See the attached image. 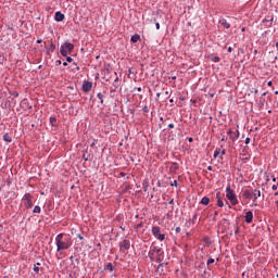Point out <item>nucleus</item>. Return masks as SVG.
I'll use <instances>...</instances> for the list:
<instances>
[{
  "instance_id": "nucleus-10",
  "label": "nucleus",
  "mask_w": 278,
  "mask_h": 278,
  "mask_svg": "<svg viewBox=\"0 0 278 278\" xmlns=\"http://www.w3.org/2000/svg\"><path fill=\"white\" fill-rule=\"evenodd\" d=\"M260 197H262V191L260 189H254L252 191V201L255 202Z\"/></svg>"
},
{
  "instance_id": "nucleus-55",
  "label": "nucleus",
  "mask_w": 278,
  "mask_h": 278,
  "mask_svg": "<svg viewBox=\"0 0 278 278\" xmlns=\"http://www.w3.org/2000/svg\"><path fill=\"white\" fill-rule=\"evenodd\" d=\"M263 97H266V92L263 93Z\"/></svg>"
},
{
  "instance_id": "nucleus-46",
  "label": "nucleus",
  "mask_w": 278,
  "mask_h": 278,
  "mask_svg": "<svg viewBox=\"0 0 278 278\" xmlns=\"http://www.w3.org/2000/svg\"><path fill=\"white\" fill-rule=\"evenodd\" d=\"M63 66H68V63H67V62H64V63H63Z\"/></svg>"
},
{
  "instance_id": "nucleus-16",
  "label": "nucleus",
  "mask_w": 278,
  "mask_h": 278,
  "mask_svg": "<svg viewBox=\"0 0 278 278\" xmlns=\"http://www.w3.org/2000/svg\"><path fill=\"white\" fill-rule=\"evenodd\" d=\"M55 51V45L53 42L50 43V46L46 49L47 55H51Z\"/></svg>"
},
{
  "instance_id": "nucleus-23",
  "label": "nucleus",
  "mask_w": 278,
  "mask_h": 278,
  "mask_svg": "<svg viewBox=\"0 0 278 278\" xmlns=\"http://www.w3.org/2000/svg\"><path fill=\"white\" fill-rule=\"evenodd\" d=\"M97 97H98V99H100L101 105H103V93L99 92V93L97 94Z\"/></svg>"
},
{
  "instance_id": "nucleus-18",
  "label": "nucleus",
  "mask_w": 278,
  "mask_h": 278,
  "mask_svg": "<svg viewBox=\"0 0 278 278\" xmlns=\"http://www.w3.org/2000/svg\"><path fill=\"white\" fill-rule=\"evenodd\" d=\"M273 21H274L273 17H270V18L265 17V18L263 20V23H267V24H266V27H273Z\"/></svg>"
},
{
  "instance_id": "nucleus-59",
  "label": "nucleus",
  "mask_w": 278,
  "mask_h": 278,
  "mask_svg": "<svg viewBox=\"0 0 278 278\" xmlns=\"http://www.w3.org/2000/svg\"><path fill=\"white\" fill-rule=\"evenodd\" d=\"M156 97H160V93H156Z\"/></svg>"
},
{
  "instance_id": "nucleus-28",
  "label": "nucleus",
  "mask_w": 278,
  "mask_h": 278,
  "mask_svg": "<svg viewBox=\"0 0 278 278\" xmlns=\"http://www.w3.org/2000/svg\"><path fill=\"white\" fill-rule=\"evenodd\" d=\"M34 271L38 275V273H40V267L35 266V267H34Z\"/></svg>"
},
{
  "instance_id": "nucleus-53",
  "label": "nucleus",
  "mask_w": 278,
  "mask_h": 278,
  "mask_svg": "<svg viewBox=\"0 0 278 278\" xmlns=\"http://www.w3.org/2000/svg\"><path fill=\"white\" fill-rule=\"evenodd\" d=\"M222 155H225V150L222 151Z\"/></svg>"
},
{
  "instance_id": "nucleus-62",
  "label": "nucleus",
  "mask_w": 278,
  "mask_h": 278,
  "mask_svg": "<svg viewBox=\"0 0 278 278\" xmlns=\"http://www.w3.org/2000/svg\"><path fill=\"white\" fill-rule=\"evenodd\" d=\"M167 216H170V213H167Z\"/></svg>"
},
{
  "instance_id": "nucleus-44",
  "label": "nucleus",
  "mask_w": 278,
  "mask_h": 278,
  "mask_svg": "<svg viewBox=\"0 0 278 278\" xmlns=\"http://www.w3.org/2000/svg\"><path fill=\"white\" fill-rule=\"evenodd\" d=\"M207 170H213V167L211 165L207 166Z\"/></svg>"
},
{
  "instance_id": "nucleus-1",
  "label": "nucleus",
  "mask_w": 278,
  "mask_h": 278,
  "mask_svg": "<svg viewBox=\"0 0 278 278\" xmlns=\"http://www.w3.org/2000/svg\"><path fill=\"white\" fill-rule=\"evenodd\" d=\"M55 244H56V251H67V249H71L73 247V240L68 237H64V233H59L55 237Z\"/></svg>"
},
{
  "instance_id": "nucleus-39",
  "label": "nucleus",
  "mask_w": 278,
  "mask_h": 278,
  "mask_svg": "<svg viewBox=\"0 0 278 278\" xmlns=\"http://www.w3.org/2000/svg\"><path fill=\"white\" fill-rule=\"evenodd\" d=\"M137 92H142V87H138Z\"/></svg>"
},
{
  "instance_id": "nucleus-22",
  "label": "nucleus",
  "mask_w": 278,
  "mask_h": 278,
  "mask_svg": "<svg viewBox=\"0 0 278 278\" xmlns=\"http://www.w3.org/2000/svg\"><path fill=\"white\" fill-rule=\"evenodd\" d=\"M33 212H34V214H40V212H41L40 206L36 205V206L34 207Z\"/></svg>"
},
{
  "instance_id": "nucleus-8",
  "label": "nucleus",
  "mask_w": 278,
  "mask_h": 278,
  "mask_svg": "<svg viewBox=\"0 0 278 278\" xmlns=\"http://www.w3.org/2000/svg\"><path fill=\"white\" fill-rule=\"evenodd\" d=\"M228 135L230 137V140H232V142H236V140H238V138H240V131L239 130L233 131V130L229 129Z\"/></svg>"
},
{
  "instance_id": "nucleus-52",
  "label": "nucleus",
  "mask_w": 278,
  "mask_h": 278,
  "mask_svg": "<svg viewBox=\"0 0 278 278\" xmlns=\"http://www.w3.org/2000/svg\"><path fill=\"white\" fill-rule=\"evenodd\" d=\"M215 216H218V211H215Z\"/></svg>"
},
{
  "instance_id": "nucleus-21",
  "label": "nucleus",
  "mask_w": 278,
  "mask_h": 278,
  "mask_svg": "<svg viewBox=\"0 0 278 278\" xmlns=\"http://www.w3.org/2000/svg\"><path fill=\"white\" fill-rule=\"evenodd\" d=\"M3 140H4V142H12V137L10 136V134H4Z\"/></svg>"
},
{
  "instance_id": "nucleus-36",
  "label": "nucleus",
  "mask_w": 278,
  "mask_h": 278,
  "mask_svg": "<svg viewBox=\"0 0 278 278\" xmlns=\"http://www.w3.org/2000/svg\"><path fill=\"white\" fill-rule=\"evenodd\" d=\"M55 117H50V123H55Z\"/></svg>"
},
{
  "instance_id": "nucleus-25",
  "label": "nucleus",
  "mask_w": 278,
  "mask_h": 278,
  "mask_svg": "<svg viewBox=\"0 0 278 278\" xmlns=\"http://www.w3.org/2000/svg\"><path fill=\"white\" fill-rule=\"evenodd\" d=\"M168 204L172 205V210H175V206H173L175 205V199L169 200Z\"/></svg>"
},
{
  "instance_id": "nucleus-57",
  "label": "nucleus",
  "mask_w": 278,
  "mask_h": 278,
  "mask_svg": "<svg viewBox=\"0 0 278 278\" xmlns=\"http://www.w3.org/2000/svg\"><path fill=\"white\" fill-rule=\"evenodd\" d=\"M39 68H42V65H39Z\"/></svg>"
},
{
  "instance_id": "nucleus-5",
  "label": "nucleus",
  "mask_w": 278,
  "mask_h": 278,
  "mask_svg": "<svg viewBox=\"0 0 278 278\" xmlns=\"http://www.w3.org/2000/svg\"><path fill=\"white\" fill-rule=\"evenodd\" d=\"M151 233L159 240V242H164V240H166V235L162 233V228H160V226H152Z\"/></svg>"
},
{
  "instance_id": "nucleus-40",
  "label": "nucleus",
  "mask_w": 278,
  "mask_h": 278,
  "mask_svg": "<svg viewBox=\"0 0 278 278\" xmlns=\"http://www.w3.org/2000/svg\"><path fill=\"white\" fill-rule=\"evenodd\" d=\"M77 238H78L79 240H84V237H83L81 235H77Z\"/></svg>"
},
{
  "instance_id": "nucleus-30",
  "label": "nucleus",
  "mask_w": 278,
  "mask_h": 278,
  "mask_svg": "<svg viewBox=\"0 0 278 278\" xmlns=\"http://www.w3.org/2000/svg\"><path fill=\"white\" fill-rule=\"evenodd\" d=\"M170 186L177 188V180H174V181L170 184Z\"/></svg>"
},
{
  "instance_id": "nucleus-26",
  "label": "nucleus",
  "mask_w": 278,
  "mask_h": 278,
  "mask_svg": "<svg viewBox=\"0 0 278 278\" xmlns=\"http://www.w3.org/2000/svg\"><path fill=\"white\" fill-rule=\"evenodd\" d=\"M212 62L218 63V62H220V59H219L218 56H214V58L212 59Z\"/></svg>"
},
{
  "instance_id": "nucleus-64",
  "label": "nucleus",
  "mask_w": 278,
  "mask_h": 278,
  "mask_svg": "<svg viewBox=\"0 0 278 278\" xmlns=\"http://www.w3.org/2000/svg\"><path fill=\"white\" fill-rule=\"evenodd\" d=\"M165 94H168V91H166Z\"/></svg>"
},
{
  "instance_id": "nucleus-11",
  "label": "nucleus",
  "mask_w": 278,
  "mask_h": 278,
  "mask_svg": "<svg viewBox=\"0 0 278 278\" xmlns=\"http://www.w3.org/2000/svg\"><path fill=\"white\" fill-rule=\"evenodd\" d=\"M83 90H84V92H90L92 90V83L85 81L83 84Z\"/></svg>"
},
{
  "instance_id": "nucleus-4",
  "label": "nucleus",
  "mask_w": 278,
  "mask_h": 278,
  "mask_svg": "<svg viewBox=\"0 0 278 278\" xmlns=\"http://www.w3.org/2000/svg\"><path fill=\"white\" fill-rule=\"evenodd\" d=\"M226 199H228L231 205H238V197H236V192L229 185L226 188Z\"/></svg>"
},
{
  "instance_id": "nucleus-9",
  "label": "nucleus",
  "mask_w": 278,
  "mask_h": 278,
  "mask_svg": "<svg viewBox=\"0 0 278 278\" xmlns=\"http://www.w3.org/2000/svg\"><path fill=\"white\" fill-rule=\"evenodd\" d=\"M64 18H65V15L62 12L60 11L55 12L54 21H56V23H62Z\"/></svg>"
},
{
  "instance_id": "nucleus-38",
  "label": "nucleus",
  "mask_w": 278,
  "mask_h": 278,
  "mask_svg": "<svg viewBox=\"0 0 278 278\" xmlns=\"http://www.w3.org/2000/svg\"><path fill=\"white\" fill-rule=\"evenodd\" d=\"M267 86H268V87L273 86V80H269V81L267 83Z\"/></svg>"
},
{
  "instance_id": "nucleus-58",
  "label": "nucleus",
  "mask_w": 278,
  "mask_h": 278,
  "mask_svg": "<svg viewBox=\"0 0 278 278\" xmlns=\"http://www.w3.org/2000/svg\"><path fill=\"white\" fill-rule=\"evenodd\" d=\"M255 94H257V89L255 90Z\"/></svg>"
},
{
  "instance_id": "nucleus-41",
  "label": "nucleus",
  "mask_w": 278,
  "mask_h": 278,
  "mask_svg": "<svg viewBox=\"0 0 278 278\" xmlns=\"http://www.w3.org/2000/svg\"><path fill=\"white\" fill-rule=\"evenodd\" d=\"M231 51H233V49L231 47H228V53H231Z\"/></svg>"
},
{
  "instance_id": "nucleus-6",
  "label": "nucleus",
  "mask_w": 278,
  "mask_h": 278,
  "mask_svg": "<svg viewBox=\"0 0 278 278\" xmlns=\"http://www.w3.org/2000/svg\"><path fill=\"white\" fill-rule=\"evenodd\" d=\"M34 199L30 193H25L22 201L27 210H30V207H34V203L31 202Z\"/></svg>"
},
{
  "instance_id": "nucleus-32",
  "label": "nucleus",
  "mask_w": 278,
  "mask_h": 278,
  "mask_svg": "<svg viewBox=\"0 0 278 278\" xmlns=\"http://www.w3.org/2000/svg\"><path fill=\"white\" fill-rule=\"evenodd\" d=\"M176 233H181V227L176 228Z\"/></svg>"
},
{
  "instance_id": "nucleus-3",
  "label": "nucleus",
  "mask_w": 278,
  "mask_h": 278,
  "mask_svg": "<svg viewBox=\"0 0 278 278\" xmlns=\"http://www.w3.org/2000/svg\"><path fill=\"white\" fill-rule=\"evenodd\" d=\"M73 49H75V45L71 42H65L61 45L60 53L61 55H63V58H66V55H71V53H73Z\"/></svg>"
},
{
  "instance_id": "nucleus-43",
  "label": "nucleus",
  "mask_w": 278,
  "mask_h": 278,
  "mask_svg": "<svg viewBox=\"0 0 278 278\" xmlns=\"http://www.w3.org/2000/svg\"><path fill=\"white\" fill-rule=\"evenodd\" d=\"M42 42V39L37 40V45H40Z\"/></svg>"
},
{
  "instance_id": "nucleus-2",
  "label": "nucleus",
  "mask_w": 278,
  "mask_h": 278,
  "mask_svg": "<svg viewBox=\"0 0 278 278\" xmlns=\"http://www.w3.org/2000/svg\"><path fill=\"white\" fill-rule=\"evenodd\" d=\"M152 252L154 254H157V256H156V262H159L157 271L160 273V268H162V266H166L168 264V263H162V262H164V250H162V248H160V247H154V248H152Z\"/></svg>"
},
{
  "instance_id": "nucleus-47",
  "label": "nucleus",
  "mask_w": 278,
  "mask_h": 278,
  "mask_svg": "<svg viewBox=\"0 0 278 278\" xmlns=\"http://www.w3.org/2000/svg\"><path fill=\"white\" fill-rule=\"evenodd\" d=\"M119 229H122V231H125V227L121 226Z\"/></svg>"
},
{
  "instance_id": "nucleus-19",
  "label": "nucleus",
  "mask_w": 278,
  "mask_h": 278,
  "mask_svg": "<svg viewBox=\"0 0 278 278\" xmlns=\"http://www.w3.org/2000/svg\"><path fill=\"white\" fill-rule=\"evenodd\" d=\"M202 205H210V198L203 197L200 201Z\"/></svg>"
},
{
  "instance_id": "nucleus-35",
  "label": "nucleus",
  "mask_w": 278,
  "mask_h": 278,
  "mask_svg": "<svg viewBox=\"0 0 278 278\" xmlns=\"http://www.w3.org/2000/svg\"><path fill=\"white\" fill-rule=\"evenodd\" d=\"M251 142V138H245V144H249Z\"/></svg>"
},
{
  "instance_id": "nucleus-61",
  "label": "nucleus",
  "mask_w": 278,
  "mask_h": 278,
  "mask_svg": "<svg viewBox=\"0 0 278 278\" xmlns=\"http://www.w3.org/2000/svg\"><path fill=\"white\" fill-rule=\"evenodd\" d=\"M275 195L277 197V195H278V192H276Z\"/></svg>"
},
{
  "instance_id": "nucleus-60",
  "label": "nucleus",
  "mask_w": 278,
  "mask_h": 278,
  "mask_svg": "<svg viewBox=\"0 0 278 278\" xmlns=\"http://www.w3.org/2000/svg\"><path fill=\"white\" fill-rule=\"evenodd\" d=\"M85 162H88V159H85Z\"/></svg>"
},
{
  "instance_id": "nucleus-24",
  "label": "nucleus",
  "mask_w": 278,
  "mask_h": 278,
  "mask_svg": "<svg viewBox=\"0 0 278 278\" xmlns=\"http://www.w3.org/2000/svg\"><path fill=\"white\" fill-rule=\"evenodd\" d=\"M220 155V150H215L213 153V157H218Z\"/></svg>"
},
{
  "instance_id": "nucleus-7",
  "label": "nucleus",
  "mask_w": 278,
  "mask_h": 278,
  "mask_svg": "<svg viewBox=\"0 0 278 278\" xmlns=\"http://www.w3.org/2000/svg\"><path fill=\"white\" fill-rule=\"evenodd\" d=\"M129 249H131V242L129 240L125 239L119 243V251L122 253H125V251H129Z\"/></svg>"
},
{
  "instance_id": "nucleus-54",
  "label": "nucleus",
  "mask_w": 278,
  "mask_h": 278,
  "mask_svg": "<svg viewBox=\"0 0 278 278\" xmlns=\"http://www.w3.org/2000/svg\"><path fill=\"white\" fill-rule=\"evenodd\" d=\"M58 63H59V64H62V61L59 60Z\"/></svg>"
},
{
  "instance_id": "nucleus-42",
  "label": "nucleus",
  "mask_w": 278,
  "mask_h": 278,
  "mask_svg": "<svg viewBox=\"0 0 278 278\" xmlns=\"http://www.w3.org/2000/svg\"><path fill=\"white\" fill-rule=\"evenodd\" d=\"M156 29H160V23H155Z\"/></svg>"
},
{
  "instance_id": "nucleus-37",
  "label": "nucleus",
  "mask_w": 278,
  "mask_h": 278,
  "mask_svg": "<svg viewBox=\"0 0 278 278\" xmlns=\"http://www.w3.org/2000/svg\"><path fill=\"white\" fill-rule=\"evenodd\" d=\"M143 112H149V108L147 105L143 108Z\"/></svg>"
},
{
  "instance_id": "nucleus-49",
  "label": "nucleus",
  "mask_w": 278,
  "mask_h": 278,
  "mask_svg": "<svg viewBox=\"0 0 278 278\" xmlns=\"http://www.w3.org/2000/svg\"><path fill=\"white\" fill-rule=\"evenodd\" d=\"M174 101H175L174 99H170V100H169V103H174Z\"/></svg>"
},
{
  "instance_id": "nucleus-31",
  "label": "nucleus",
  "mask_w": 278,
  "mask_h": 278,
  "mask_svg": "<svg viewBox=\"0 0 278 278\" xmlns=\"http://www.w3.org/2000/svg\"><path fill=\"white\" fill-rule=\"evenodd\" d=\"M277 188H278V182L271 186V190H277Z\"/></svg>"
},
{
  "instance_id": "nucleus-27",
  "label": "nucleus",
  "mask_w": 278,
  "mask_h": 278,
  "mask_svg": "<svg viewBox=\"0 0 278 278\" xmlns=\"http://www.w3.org/2000/svg\"><path fill=\"white\" fill-rule=\"evenodd\" d=\"M206 264H207V266H210L211 264H214V258H208Z\"/></svg>"
},
{
  "instance_id": "nucleus-13",
  "label": "nucleus",
  "mask_w": 278,
  "mask_h": 278,
  "mask_svg": "<svg viewBox=\"0 0 278 278\" xmlns=\"http://www.w3.org/2000/svg\"><path fill=\"white\" fill-rule=\"evenodd\" d=\"M244 218H245V223H248V224L253 223V212L248 211V212L245 213Z\"/></svg>"
},
{
  "instance_id": "nucleus-15",
  "label": "nucleus",
  "mask_w": 278,
  "mask_h": 278,
  "mask_svg": "<svg viewBox=\"0 0 278 278\" xmlns=\"http://www.w3.org/2000/svg\"><path fill=\"white\" fill-rule=\"evenodd\" d=\"M216 199H217V206L218 207H225V202H223V198L220 197V192L216 193Z\"/></svg>"
},
{
  "instance_id": "nucleus-50",
  "label": "nucleus",
  "mask_w": 278,
  "mask_h": 278,
  "mask_svg": "<svg viewBox=\"0 0 278 278\" xmlns=\"http://www.w3.org/2000/svg\"><path fill=\"white\" fill-rule=\"evenodd\" d=\"M226 205H228V207H229V208H231V205H229V203H228V202H226Z\"/></svg>"
},
{
  "instance_id": "nucleus-33",
  "label": "nucleus",
  "mask_w": 278,
  "mask_h": 278,
  "mask_svg": "<svg viewBox=\"0 0 278 278\" xmlns=\"http://www.w3.org/2000/svg\"><path fill=\"white\" fill-rule=\"evenodd\" d=\"M155 253H153V252H149V257H150V260H153V255H154Z\"/></svg>"
},
{
  "instance_id": "nucleus-17",
  "label": "nucleus",
  "mask_w": 278,
  "mask_h": 278,
  "mask_svg": "<svg viewBox=\"0 0 278 278\" xmlns=\"http://www.w3.org/2000/svg\"><path fill=\"white\" fill-rule=\"evenodd\" d=\"M104 270H109V273H114L116 268L114 267V265H112V263H108L106 266L104 267Z\"/></svg>"
},
{
  "instance_id": "nucleus-29",
  "label": "nucleus",
  "mask_w": 278,
  "mask_h": 278,
  "mask_svg": "<svg viewBox=\"0 0 278 278\" xmlns=\"http://www.w3.org/2000/svg\"><path fill=\"white\" fill-rule=\"evenodd\" d=\"M65 59H66V62H73V58H71L68 55H66Z\"/></svg>"
},
{
  "instance_id": "nucleus-48",
  "label": "nucleus",
  "mask_w": 278,
  "mask_h": 278,
  "mask_svg": "<svg viewBox=\"0 0 278 278\" xmlns=\"http://www.w3.org/2000/svg\"><path fill=\"white\" fill-rule=\"evenodd\" d=\"M116 81H118V77H116V78L114 79V84H116Z\"/></svg>"
},
{
  "instance_id": "nucleus-56",
  "label": "nucleus",
  "mask_w": 278,
  "mask_h": 278,
  "mask_svg": "<svg viewBox=\"0 0 278 278\" xmlns=\"http://www.w3.org/2000/svg\"><path fill=\"white\" fill-rule=\"evenodd\" d=\"M222 142H225V138L222 139Z\"/></svg>"
},
{
  "instance_id": "nucleus-45",
  "label": "nucleus",
  "mask_w": 278,
  "mask_h": 278,
  "mask_svg": "<svg viewBox=\"0 0 278 278\" xmlns=\"http://www.w3.org/2000/svg\"><path fill=\"white\" fill-rule=\"evenodd\" d=\"M188 140H189V142H193L194 139H192V137H190Z\"/></svg>"
},
{
  "instance_id": "nucleus-34",
  "label": "nucleus",
  "mask_w": 278,
  "mask_h": 278,
  "mask_svg": "<svg viewBox=\"0 0 278 278\" xmlns=\"http://www.w3.org/2000/svg\"><path fill=\"white\" fill-rule=\"evenodd\" d=\"M168 128H169V129H175V124H169V125H168Z\"/></svg>"
},
{
  "instance_id": "nucleus-12",
  "label": "nucleus",
  "mask_w": 278,
  "mask_h": 278,
  "mask_svg": "<svg viewBox=\"0 0 278 278\" xmlns=\"http://www.w3.org/2000/svg\"><path fill=\"white\" fill-rule=\"evenodd\" d=\"M242 199L248 200L250 199L252 201V191L249 189L243 190L242 192Z\"/></svg>"
},
{
  "instance_id": "nucleus-63",
  "label": "nucleus",
  "mask_w": 278,
  "mask_h": 278,
  "mask_svg": "<svg viewBox=\"0 0 278 278\" xmlns=\"http://www.w3.org/2000/svg\"><path fill=\"white\" fill-rule=\"evenodd\" d=\"M275 94H278V91H276Z\"/></svg>"
},
{
  "instance_id": "nucleus-20",
  "label": "nucleus",
  "mask_w": 278,
  "mask_h": 278,
  "mask_svg": "<svg viewBox=\"0 0 278 278\" xmlns=\"http://www.w3.org/2000/svg\"><path fill=\"white\" fill-rule=\"evenodd\" d=\"M130 40H131V42H138L140 40V35H138V34L132 35Z\"/></svg>"
},
{
  "instance_id": "nucleus-51",
  "label": "nucleus",
  "mask_w": 278,
  "mask_h": 278,
  "mask_svg": "<svg viewBox=\"0 0 278 278\" xmlns=\"http://www.w3.org/2000/svg\"><path fill=\"white\" fill-rule=\"evenodd\" d=\"M273 181H277V178H276V177H273Z\"/></svg>"
},
{
  "instance_id": "nucleus-14",
  "label": "nucleus",
  "mask_w": 278,
  "mask_h": 278,
  "mask_svg": "<svg viewBox=\"0 0 278 278\" xmlns=\"http://www.w3.org/2000/svg\"><path fill=\"white\" fill-rule=\"evenodd\" d=\"M219 24L222 25V27H223L224 29H229V28L231 27V24H229V23L227 22V20H225V18H220V20H219Z\"/></svg>"
}]
</instances>
